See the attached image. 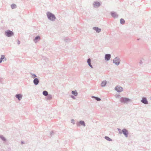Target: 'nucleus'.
I'll return each instance as SVG.
<instances>
[{"label": "nucleus", "mask_w": 151, "mask_h": 151, "mask_svg": "<svg viewBox=\"0 0 151 151\" xmlns=\"http://www.w3.org/2000/svg\"><path fill=\"white\" fill-rule=\"evenodd\" d=\"M47 14L48 18L50 20L53 21L55 20V17L54 15L53 14L50 12H47Z\"/></svg>", "instance_id": "obj_1"}, {"label": "nucleus", "mask_w": 151, "mask_h": 151, "mask_svg": "<svg viewBox=\"0 0 151 151\" xmlns=\"http://www.w3.org/2000/svg\"><path fill=\"white\" fill-rule=\"evenodd\" d=\"M16 97L19 99V100H20L22 98V96L21 94H19L16 95Z\"/></svg>", "instance_id": "obj_10"}, {"label": "nucleus", "mask_w": 151, "mask_h": 151, "mask_svg": "<svg viewBox=\"0 0 151 151\" xmlns=\"http://www.w3.org/2000/svg\"><path fill=\"white\" fill-rule=\"evenodd\" d=\"M115 90L118 92H121L123 91V88L121 87L117 86L115 87Z\"/></svg>", "instance_id": "obj_5"}, {"label": "nucleus", "mask_w": 151, "mask_h": 151, "mask_svg": "<svg viewBox=\"0 0 151 151\" xmlns=\"http://www.w3.org/2000/svg\"><path fill=\"white\" fill-rule=\"evenodd\" d=\"M106 84V81H103L101 83L102 86H104Z\"/></svg>", "instance_id": "obj_15"}, {"label": "nucleus", "mask_w": 151, "mask_h": 151, "mask_svg": "<svg viewBox=\"0 0 151 151\" xmlns=\"http://www.w3.org/2000/svg\"><path fill=\"white\" fill-rule=\"evenodd\" d=\"M17 44H20V42L19 40H17Z\"/></svg>", "instance_id": "obj_26"}, {"label": "nucleus", "mask_w": 151, "mask_h": 151, "mask_svg": "<svg viewBox=\"0 0 151 151\" xmlns=\"http://www.w3.org/2000/svg\"><path fill=\"white\" fill-rule=\"evenodd\" d=\"M93 5L95 7H98L100 5V3L99 2L96 1L93 3Z\"/></svg>", "instance_id": "obj_6"}, {"label": "nucleus", "mask_w": 151, "mask_h": 151, "mask_svg": "<svg viewBox=\"0 0 151 151\" xmlns=\"http://www.w3.org/2000/svg\"><path fill=\"white\" fill-rule=\"evenodd\" d=\"M33 82H34V83L35 85H37L39 83V80L37 78H35L34 79V80L33 81Z\"/></svg>", "instance_id": "obj_12"}, {"label": "nucleus", "mask_w": 151, "mask_h": 151, "mask_svg": "<svg viewBox=\"0 0 151 151\" xmlns=\"http://www.w3.org/2000/svg\"><path fill=\"white\" fill-rule=\"evenodd\" d=\"M80 124L84 126H85V124L84 123V122L83 121H80Z\"/></svg>", "instance_id": "obj_20"}, {"label": "nucleus", "mask_w": 151, "mask_h": 151, "mask_svg": "<svg viewBox=\"0 0 151 151\" xmlns=\"http://www.w3.org/2000/svg\"><path fill=\"white\" fill-rule=\"evenodd\" d=\"M120 21L121 23L122 24H124L125 22V21L124 20L122 19H120Z\"/></svg>", "instance_id": "obj_23"}, {"label": "nucleus", "mask_w": 151, "mask_h": 151, "mask_svg": "<svg viewBox=\"0 0 151 151\" xmlns=\"http://www.w3.org/2000/svg\"><path fill=\"white\" fill-rule=\"evenodd\" d=\"M36 76L35 75H32V77L33 78H35L36 77Z\"/></svg>", "instance_id": "obj_25"}, {"label": "nucleus", "mask_w": 151, "mask_h": 151, "mask_svg": "<svg viewBox=\"0 0 151 151\" xmlns=\"http://www.w3.org/2000/svg\"><path fill=\"white\" fill-rule=\"evenodd\" d=\"M43 94L44 95L46 96L48 95V93L47 91H44L43 92Z\"/></svg>", "instance_id": "obj_19"}, {"label": "nucleus", "mask_w": 151, "mask_h": 151, "mask_svg": "<svg viewBox=\"0 0 151 151\" xmlns=\"http://www.w3.org/2000/svg\"><path fill=\"white\" fill-rule=\"evenodd\" d=\"M72 93L75 96H77V95L78 93L76 91H73L72 92Z\"/></svg>", "instance_id": "obj_18"}, {"label": "nucleus", "mask_w": 151, "mask_h": 151, "mask_svg": "<svg viewBox=\"0 0 151 151\" xmlns=\"http://www.w3.org/2000/svg\"><path fill=\"white\" fill-rule=\"evenodd\" d=\"M5 34L7 37H10L13 35V33L10 30H7L6 31Z\"/></svg>", "instance_id": "obj_2"}, {"label": "nucleus", "mask_w": 151, "mask_h": 151, "mask_svg": "<svg viewBox=\"0 0 151 151\" xmlns=\"http://www.w3.org/2000/svg\"><path fill=\"white\" fill-rule=\"evenodd\" d=\"M71 122L73 123V124H74V121L73 120H71Z\"/></svg>", "instance_id": "obj_27"}, {"label": "nucleus", "mask_w": 151, "mask_h": 151, "mask_svg": "<svg viewBox=\"0 0 151 151\" xmlns=\"http://www.w3.org/2000/svg\"><path fill=\"white\" fill-rule=\"evenodd\" d=\"M93 29L94 30H95L96 31V32H99L101 31V29H100L98 27H94L93 28Z\"/></svg>", "instance_id": "obj_13"}, {"label": "nucleus", "mask_w": 151, "mask_h": 151, "mask_svg": "<svg viewBox=\"0 0 151 151\" xmlns=\"http://www.w3.org/2000/svg\"><path fill=\"white\" fill-rule=\"evenodd\" d=\"M130 101V100L129 99L125 98H122L120 100L121 102L124 103H127Z\"/></svg>", "instance_id": "obj_3"}, {"label": "nucleus", "mask_w": 151, "mask_h": 151, "mask_svg": "<svg viewBox=\"0 0 151 151\" xmlns=\"http://www.w3.org/2000/svg\"><path fill=\"white\" fill-rule=\"evenodd\" d=\"M4 59H4L5 60H6V59H5L4 56V55H1V58H0V63H1L2 61V60Z\"/></svg>", "instance_id": "obj_16"}, {"label": "nucleus", "mask_w": 151, "mask_h": 151, "mask_svg": "<svg viewBox=\"0 0 151 151\" xmlns=\"http://www.w3.org/2000/svg\"><path fill=\"white\" fill-rule=\"evenodd\" d=\"M122 132L125 136L127 137L128 134L127 131L125 129H124L122 130Z\"/></svg>", "instance_id": "obj_7"}, {"label": "nucleus", "mask_w": 151, "mask_h": 151, "mask_svg": "<svg viewBox=\"0 0 151 151\" xmlns=\"http://www.w3.org/2000/svg\"><path fill=\"white\" fill-rule=\"evenodd\" d=\"M105 138L107 140H109V141H111V139L110 138H109V137H106V136L105 137Z\"/></svg>", "instance_id": "obj_24"}, {"label": "nucleus", "mask_w": 151, "mask_h": 151, "mask_svg": "<svg viewBox=\"0 0 151 151\" xmlns=\"http://www.w3.org/2000/svg\"><path fill=\"white\" fill-rule=\"evenodd\" d=\"M71 97L72 98H73L74 99V96H71Z\"/></svg>", "instance_id": "obj_28"}, {"label": "nucleus", "mask_w": 151, "mask_h": 151, "mask_svg": "<svg viewBox=\"0 0 151 151\" xmlns=\"http://www.w3.org/2000/svg\"><path fill=\"white\" fill-rule=\"evenodd\" d=\"M92 97L95 98L96 99L97 101H100L101 100V99L97 97H95L94 96H92Z\"/></svg>", "instance_id": "obj_22"}, {"label": "nucleus", "mask_w": 151, "mask_h": 151, "mask_svg": "<svg viewBox=\"0 0 151 151\" xmlns=\"http://www.w3.org/2000/svg\"><path fill=\"white\" fill-rule=\"evenodd\" d=\"M89 65L91 68H92V66L91 64V60L90 59H88L87 61Z\"/></svg>", "instance_id": "obj_17"}, {"label": "nucleus", "mask_w": 151, "mask_h": 151, "mask_svg": "<svg viewBox=\"0 0 151 151\" xmlns=\"http://www.w3.org/2000/svg\"><path fill=\"white\" fill-rule=\"evenodd\" d=\"M141 101L145 104H147V101L145 98H143L142 100Z\"/></svg>", "instance_id": "obj_11"}, {"label": "nucleus", "mask_w": 151, "mask_h": 151, "mask_svg": "<svg viewBox=\"0 0 151 151\" xmlns=\"http://www.w3.org/2000/svg\"><path fill=\"white\" fill-rule=\"evenodd\" d=\"M119 59L117 58H115L113 60L114 63L116 65H118L119 64Z\"/></svg>", "instance_id": "obj_4"}, {"label": "nucleus", "mask_w": 151, "mask_h": 151, "mask_svg": "<svg viewBox=\"0 0 151 151\" xmlns=\"http://www.w3.org/2000/svg\"><path fill=\"white\" fill-rule=\"evenodd\" d=\"M11 7L12 9H14L16 7V5L14 4H13L11 5Z\"/></svg>", "instance_id": "obj_21"}, {"label": "nucleus", "mask_w": 151, "mask_h": 151, "mask_svg": "<svg viewBox=\"0 0 151 151\" xmlns=\"http://www.w3.org/2000/svg\"><path fill=\"white\" fill-rule=\"evenodd\" d=\"M105 59L106 60H109L111 58V55L110 54H106L105 56Z\"/></svg>", "instance_id": "obj_8"}, {"label": "nucleus", "mask_w": 151, "mask_h": 151, "mask_svg": "<svg viewBox=\"0 0 151 151\" xmlns=\"http://www.w3.org/2000/svg\"><path fill=\"white\" fill-rule=\"evenodd\" d=\"M111 16L114 18H115L118 16V15L115 12H111Z\"/></svg>", "instance_id": "obj_9"}, {"label": "nucleus", "mask_w": 151, "mask_h": 151, "mask_svg": "<svg viewBox=\"0 0 151 151\" xmlns=\"http://www.w3.org/2000/svg\"><path fill=\"white\" fill-rule=\"evenodd\" d=\"M40 39V38L39 36H37L36 37L34 40V41L36 42H37V40H39Z\"/></svg>", "instance_id": "obj_14"}]
</instances>
